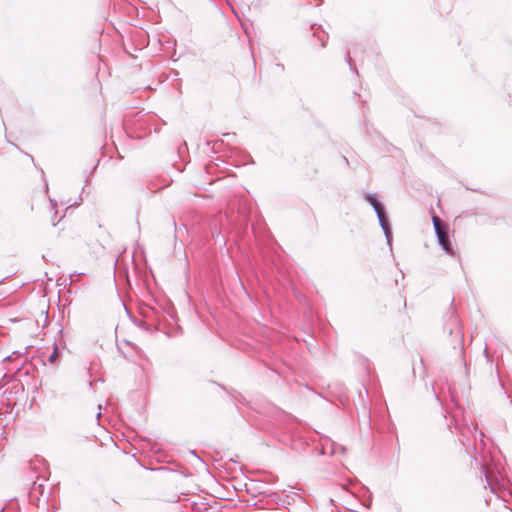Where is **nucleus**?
<instances>
[{
  "label": "nucleus",
  "mask_w": 512,
  "mask_h": 512,
  "mask_svg": "<svg viewBox=\"0 0 512 512\" xmlns=\"http://www.w3.org/2000/svg\"><path fill=\"white\" fill-rule=\"evenodd\" d=\"M449 418L447 419V425L449 429L454 428L456 431H459L460 443L465 447L466 452L474 457V460L478 463V458L476 456L477 451V440L479 439L480 448L483 449L485 446L483 437L484 434L482 431L478 430L476 426L473 424L468 425L465 417L464 411L460 407V405L455 400L454 395L451 394V406H449L446 410Z\"/></svg>",
  "instance_id": "1"
},
{
  "label": "nucleus",
  "mask_w": 512,
  "mask_h": 512,
  "mask_svg": "<svg viewBox=\"0 0 512 512\" xmlns=\"http://www.w3.org/2000/svg\"><path fill=\"white\" fill-rule=\"evenodd\" d=\"M151 118L152 116L142 112H136L133 115L127 114L123 119V128L131 138L141 139L151 134L152 131H157L156 127L150 123Z\"/></svg>",
  "instance_id": "2"
},
{
  "label": "nucleus",
  "mask_w": 512,
  "mask_h": 512,
  "mask_svg": "<svg viewBox=\"0 0 512 512\" xmlns=\"http://www.w3.org/2000/svg\"><path fill=\"white\" fill-rule=\"evenodd\" d=\"M364 199L375 211L379 221V225L385 235L386 242L389 248L392 249V225L385 205L380 201L376 193H366Z\"/></svg>",
  "instance_id": "3"
},
{
  "label": "nucleus",
  "mask_w": 512,
  "mask_h": 512,
  "mask_svg": "<svg viewBox=\"0 0 512 512\" xmlns=\"http://www.w3.org/2000/svg\"><path fill=\"white\" fill-rule=\"evenodd\" d=\"M443 329L452 337L451 345L453 349H459L461 354L463 352L464 334L460 318L455 309L451 308L447 312Z\"/></svg>",
  "instance_id": "4"
},
{
  "label": "nucleus",
  "mask_w": 512,
  "mask_h": 512,
  "mask_svg": "<svg viewBox=\"0 0 512 512\" xmlns=\"http://www.w3.org/2000/svg\"><path fill=\"white\" fill-rule=\"evenodd\" d=\"M432 223L439 246L445 251V253L453 256L456 253V251L453 248L450 239L449 225L446 222H444L440 217H438L434 212L432 213Z\"/></svg>",
  "instance_id": "5"
},
{
  "label": "nucleus",
  "mask_w": 512,
  "mask_h": 512,
  "mask_svg": "<svg viewBox=\"0 0 512 512\" xmlns=\"http://www.w3.org/2000/svg\"><path fill=\"white\" fill-rule=\"evenodd\" d=\"M311 30L313 31V37L320 41V45L324 48L328 41V34L324 31L321 25L312 24Z\"/></svg>",
  "instance_id": "6"
},
{
  "label": "nucleus",
  "mask_w": 512,
  "mask_h": 512,
  "mask_svg": "<svg viewBox=\"0 0 512 512\" xmlns=\"http://www.w3.org/2000/svg\"><path fill=\"white\" fill-rule=\"evenodd\" d=\"M346 61H347V64L349 65V67H350V70L355 72L356 74H358V71H357V68H356V63L353 60V58L351 57L350 51L347 52Z\"/></svg>",
  "instance_id": "7"
},
{
  "label": "nucleus",
  "mask_w": 512,
  "mask_h": 512,
  "mask_svg": "<svg viewBox=\"0 0 512 512\" xmlns=\"http://www.w3.org/2000/svg\"><path fill=\"white\" fill-rule=\"evenodd\" d=\"M25 353H22L20 351H14L12 352L9 356L5 357L4 358V361L6 362H11V361H14L20 357H23Z\"/></svg>",
  "instance_id": "8"
},
{
  "label": "nucleus",
  "mask_w": 512,
  "mask_h": 512,
  "mask_svg": "<svg viewBox=\"0 0 512 512\" xmlns=\"http://www.w3.org/2000/svg\"><path fill=\"white\" fill-rule=\"evenodd\" d=\"M58 356H59L58 347L54 346L52 353L48 357V362L51 363V364L55 363V361L57 360Z\"/></svg>",
  "instance_id": "9"
},
{
  "label": "nucleus",
  "mask_w": 512,
  "mask_h": 512,
  "mask_svg": "<svg viewBox=\"0 0 512 512\" xmlns=\"http://www.w3.org/2000/svg\"><path fill=\"white\" fill-rule=\"evenodd\" d=\"M211 233L216 238V241H218V238L221 236V230L216 225H213L211 226Z\"/></svg>",
  "instance_id": "10"
},
{
  "label": "nucleus",
  "mask_w": 512,
  "mask_h": 512,
  "mask_svg": "<svg viewBox=\"0 0 512 512\" xmlns=\"http://www.w3.org/2000/svg\"><path fill=\"white\" fill-rule=\"evenodd\" d=\"M180 333H181V327L178 326V327H176L174 329H171V330L167 331L166 334H167L168 337H173V336L179 335Z\"/></svg>",
  "instance_id": "11"
},
{
  "label": "nucleus",
  "mask_w": 512,
  "mask_h": 512,
  "mask_svg": "<svg viewBox=\"0 0 512 512\" xmlns=\"http://www.w3.org/2000/svg\"><path fill=\"white\" fill-rule=\"evenodd\" d=\"M32 490L36 492L37 490L40 492V494H43L44 485L42 483L38 484L37 482H34L32 485Z\"/></svg>",
  "instance_id": "12"
},
{
  "label": "nucleus",
  "mask_w": 512,
  "mask_h": 512,
  "mask_svg": "<svg viewBox=\"0 0 512 512\" xmlns=\"http://www.w3.org/2000/svg\"><path fill=\"white\" fill-rule=\"evenodd\" d=\"M173 225H174V228H175V232L177 234L181 233L182 231H186L187 232L186 225L182 224L181 226H177L175 220H173Z\"/></svg>",
  "instance_id": "13"
},
{
  "label": "nucleus",
  "mask_w": 512,
  "mask_h": 512,
  "mask_svg": "<svg viewBox=\"0 0 512 512\" xmlns=\"http://www.w3.org/2000/svg\"><path fill=\"white\" fill-rule=\"evenodd\" d=\"M25 362H26V358H24L22 361L17 362L15 364V367H13V369H15L17 372H19L22 369ZM8 370H12V368H8Z\"/></svg>",
  "instance_id": "14"
},
{
  "label": "nucleus",
  "mask_w": 512,
  "mask_h": 512,
  "mask_svg": "<svg viewBox=\"0 0 512 512\" xmlns=\"http://www.w3.org/2000/svg\"><path fill=\"white\" fill-rule=\"evenodd\" d=\"M230 394L232 395V397H233L236 401H238V402H240V403H244V402H245V398L242 396V394H240V393H237V395H234L233 393H230Z\"/></svg>",
  "instance_id": "15"
},
{
  "label": "nucleus",
  "mask_w": 512,
  "mask_h": 512,
  "mask_svg": "<svg viewBox=\"0 0 512 512\" xmlns=\"http://www.w3.org/2000/svg\"><path fill=\"white\" fill-rule=\"evenodd\" d=\"M343 491H344V492L347 494V496H349L351 499H353V500H355V501H357V500H358V499H357V496H356L354 493H352V492H350L349 490H347L346 488H343Z\"/></svg>",
  "instance_id": "16"
},
{
  "label": "nucleus",
  "mask_w": 512,
  "mask_h": 512,
  "mask_svg": "<svg viewBox=\"0 0 512 512\" xmlns=\"http://www.w3.org/2000/svg\"><path fill=\"white\" fill-rule=\"evenodd\" d=\"M432 389H433V393H434V396H435L436 400H437L438 402H440V397H439V395L437 394V392L435 391L434 386L432 387Z\"/></svg>",
  "instance_id": "17"
},
{
  "label": "nucleus",
  "mask_w": 512,
  "mask_h": 512,
  "mask_svg": "<svg viewBox=\"0 0 512 512\" xmlns=\"http://www.w3.org/2000/svg\"><path fill=\"white\" fill-rule=\"evenodd\" d=\"M370 503H371V500H369V502H368V503L361 502L360 504H361L362 506H364L365 508H369V507H370Z\"/></svg>",
  "instance_id": "18"
},
{
  "label": "nucleus",
  "mask_w": 512,
  "mask_h": 512,
  "mask_svg": "<svg viewBox=\"0 0 512 512\" xmlns=\"http://www.w3.org/2000/svg\"><path fill=\"white\" fill-rule=\"evenodd\" d=\"M336 447L337 445L335 443L332 444V450H331V453L332 454H335L336 453Z\"/></svg>",
  "instance_id": "19"
},
{
  "label": "nucleus",
  "mask_w": 512,
  "mask_h": 512,
  "mask_svg": "<svg viewBox=\"0 0 512 512\" xmlns=\"http://www.w3.org/2000/svg\"><path fill=\"white\" fill-rule=\"evenodd\" d=\"M225 137H235V133H225Z\"/></svg>",
  "instance_id": "20"
},
{
  "label": "nucleus",
  "mask_w": 512,
  "mask_h": 512,
  "mask_svg": "<svg viewBox=\"0 0 512 512\" xmlns=\"http://www.w3.org/2000/svg\"><path fill=\"white\" fill-rule=\"evenodd\" d=\"M98 163H99V160H98V161L96 162V164L93 166V168H92V170H91V173H93V172L96 170V168H97V166H98Z\"/></svg>",
  "instance_id": "21"
},
{
  "label": "nucleus",
  "mask_w": 512,
  "mask_h": 512,
  "mask_svg": "<svg viewBox=\"0 0 512 512\" xmlns=\"http://www.w3.org/2000/svg\"><path fill=\"white\" fill-rule=\"evenodd\" d=\"M50 203H51V205H52L53 207H56V205H57L56 201H55V200H53V199H50Z\"/></svg>",
  "instance_id": "22"
},
{
  "label": "nucleus",
  "mask_w": 512,
  "mask_h": 512,
  "mask_svg": "<svg viewBox=\"0 0 512 512\" xmlns=\"http://www.w3.org/2000/svg\"><path fill=\"white\" fill-rule=\"evenodd\" d=\"M140 326H141V327H145L146 329H148V328H147V324H146L145 322H143V321L141 322Z\"/></svg>",
  "instance_id": "23"
},
{
  "label": "nucleus",
  "mask_w": 512,
  "mask_h": 512,
  "mask_svg": "<svg viewBox=\"0 0 512 512\" xmlns=\"http://www.w3.org/2000/svg\"><path fill=\"white\" fill-rule=\"evenodd\" d=\"M247 157L249 158V163H254V160L252 159V157L250 155H247Z\"/></svg>",
  "instance_id": "24"
},
{
  "label": "nucleus",
  "mask_w": 512,
  "mask_h": 512,
  "mask_svg": "<svg viewBox=\"0 0 512 512\" xmlns=\"http://www.w3.org/2000/svg\"><path fill=\"white\" fill-rule=\"evenodd\" d=\"M277 66L279 67V69H284V65L283 64H277Z\"/></svg>",
  "instance_id": "25"
},
{
  "label": "nucleus",
  "mask_w": 512,
  "mask_h": 512,
  "mask_svg": "<svg viewBox=\"0 0 512 512\" xmlns=\"http://www.w3.org/2000/svg\"><path fill=\"white\" fill-rule=\"evenodd\" d=\"M277 66L279 67V69H284V65L283 64H277Z\"/></svg>",
  "instance_id": "26"
},
{
  "label": "nucleus",
  "mask_w": 512,
  "mask_h": 512,
  "mask_svg": "<svg viewBox=\"0 0 512 512\" xmlns=\"http://www.w3.org/2000/svg\"><path fill=\"white\" fill-rule=\"evenodd\" d=\"M88 385H89L90 388H92L93 382L92 381H88Z\"/></svg>",
  "instance_id": "27"
},
{
  "label": "nucleus",
  "mask_w": 512,
  "mask_h": 512,
  "mask_svg": "<svg viewBox=\"0 0 512 512\" xmlns=\"http://www.w3.org/2000/svg\"><path fill=\"white\" fill-rule=\"evenodd\" d=\"M339 449H340L341 451H345V447H344V446H339Z\"/></svg>",
  "instance_id": "28"
},
{
  "label": "nucleus",
  "mask_w": 512,
  "mask_h": 512,
  "mask_svg": "<svg viewBox=\"0 0 512 512\" xmlns=\"http://www.w3.org/2000/svg\"><path fill=\"white\" fill-rule=\"evenodd\" d=\"M484 354L487 356L488 355V350L487 348L484 349Z\"/></svg>",
  "instance_id": "29"
},
{
  "label": "nucleus",
  "mask_w": 512,
  "mask_h": 512,
  "mask_svg": "<svg viewBox=\"0 0 512 512\" xmlns=\"http://www.w3.org/2000/svg\"><path fill=\"white\" fill-rule=\"evenodd\" d=\"M100 416H101V411H99V412L97 413V419H99V418H100Z\"/></svg>",
  "instance_id": "30"
},
{
  "label": "nucleus",
  "mask_w": 512,
  "mask_h": 512,
  "mask_svg": "<svg viewBox=\"0 0 512 512\" xmlns=\"http://www.w3.org/2000/svg\"><path fill=\"white\" fill-rule=\"evenodd\" d=\"M178 71H174L173 76H178Z\"/></svg>",
  "instance_id": "31"
},
{
  "label": "nucleus",
  "mask_w": 512,
  "mask_h": 512,
  "mask_svg": "<svg viewBox=\"0 0 512 512\" xmlns=\"http://www.w3.org/2000/svg\"><path fill=\"white\" fill-rule=\"evenodd\" d=\"M219 386H220V388H221V389L226 390V387H225V386L220 385V384H219Z\"/></svg>",
  "instance_id": "32"
},
{
  "label": "nucleus",
  "mask_w": 512,
  "mask_h": 512,
  "mask_svg": "<svg viewBox=\"0 0 512 512\" xmlns=\"http://www.w3.org/2000/svg\"><path fill=\"white\" fill-rule=\"evenodd\" d=\"M227 4L233 9L232 5L230 4L229 0H226Z\"/></svg>",
  "instance_id": "33"
},
{
  "label": "nucleus",
  "mask_w": 512,
  "mask_h": 512,
  "mask_svg": "<svg viewBox=\"0 0 512 512\" xmlns=\"http://www.w3.org/2000/svg\"><path fill=\"white\" fill-rule=\"evenodd\" d=\"M242 217H243V219H244V220H246V219H247V216H246V214H244V213H243Z\"/></svg>",
  "instance_id": "34"
},
{
  "label": "nucleus",
  "mask_w": 512,
  "mask_h": 512,
  "mask_svg": "<svg viewBox=\"0 0 512 512\" xmlns=\"http://www.w3.org/2000/svg\"><path fill=\"white\" fill-rule=\"evenodd\" d=\"M485 479H486L487 483L489 484L488 476L487 475H485Z\"/></svg>",
  "instance_id": "35"
}]
</instances>
